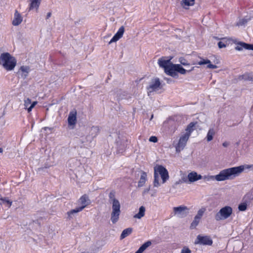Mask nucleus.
<instances>
[{
    "label": "nucleus",
    "mask_w": 253,
    "mask_h": 253,
    "mask_svg": "<svg viewBox=\"0 0 253 253\" xmlns=\"http://www.w3.org/2000/svg\"><path fill=\"white\" fill-rule=\"evenodd\" d=\"M253 167V165L240 166L223 169L218 174L214 176L215 179L218 181L227 179H232L243 171L245 168L250 169Z\"/></svg>",
    "instance_id": "f257e3e1"
},
{
    "label": "nucleus",
    "mask_w": 253,
    "mask_h": 253,
    "mask_svg": "<svg viewBox=\"0 0 253 253\" xmlns=\"http://www.w3.org/2000/svg\"><path fill=\"white\" fill-rule=\"evenodd\" d=\"M116 192L112 190L109 194V201L112 204V211L111 213V221L113 224L117 223L121 214V204L116 198Z\"/></svg>",
    "instance_id": "f03ea898"
},
{
    "label": "nucleus",
    "mask_w": 253,
    "mask_h": 253,
    "mask_svg": "<svg viewBox=\"0 0 253 253\" xmlns=\"http://www.w3.org/2000/svg\"><path fill=\"white\" fill-rule=\"evenodd\" d=\"M16 59L9 53L5 52L0 56V64L7 71L12 70L16 65Z\"/></svg>",
    "instance_id": "7ed1b4c3"
},
{
    "label": "nucleus",
    "mask_w": 253,
    "mask_h": 253,
    "mask_svg": "<svg viewBox=\"0 0 253 253\" xmlns=\"http://www.w3.org/2000/svg\"><path fill=\"white\" fill-rule=\"evenodd\" d=\"M233 212L232 208L230 206H225L222 208L214 216L216 221L226 219L229 217Z\"/></svg>",
    "instance_id": "20e7f679"
},
{
    "label": "nucleus",
    "mask_w": 253,
    "mask_h": 253,
    "mask_svg": "<svg viewBox=\"0 0 253 253\" xmlns=\"http://www.w3.org/2000/svg\"><path fill=\"white\" fill-rule=\"evenodd\" d=\"M160 175L163 183H165L169 178V172L167 169L162 165H157L154 167V172Z\"/></svg>",
    "instance_id": "39448f33"
},
{
    "label": "nucleus",
    "mask_w": 253,
    "mask_h": 253,
    "mask_svg": "<svg viewBox=\"0 0 253 253\" xmlns=\"http://www.w3.org/2000/svg\"><path fill=\"white\" fill-rule=\"evenodd\" d=\"M173 213L179 218L186 217L189 213V209L185 206H180L173 208Z\"/></svg>",
    "instance_id": "423d86ee"
},
{
    "label": "nucleus",
    "mask_w": 253,
    "mask_h": 253,
    "mask_svg": "<svg viewBox=\"0 0 253 253\" xmlns=\"http://www.w3.org/2000/svg\"><path fill=\"white\" fill-rule=\"evenodd\" d=\"M212 243V240L210 236L199 235L197 236L194 243L195 244L201 245L211 246Z\"/></svg>",
    "instance_id": "0eeeda50"
},
{
    "label": "nucleus",
    "mask_w": 253,
    "mask_h": 253,
    "mask_svg": "<svg viewBox=\"0 0 253 253\" xmlns=\"http://www.w3.org/2000/svg\"><path fill=\"white\" fill-rule=\"evenodd\" d=\"M189 138V133H185L179 138L178 144L176 146V152L179 153L185 147Z\"/></svg>",
    "instance_id": "6e6552de"
},
{
    "label": "nucleus",
    "mask_w": 253,
    "mask_h": 253,
    "mask_svg": "<svg viewBox=\"0 0 253 253\" xmlns=\"http://www.w3.org/2000/svg\"><path fill=\"white\" fill-rule=\"evenodd\" d=\"M166 57H163L158 60V63L160 67L163 68L164 70L168 67L170 63V60L172 58V57H170L169 59H166Z\"/></svg>",
    "instance_id": "1a4fd4ad"
},
{
    "label": "nucleus",
    "mask_w": 253,
    "mask_h": 253,
    "mask_svg": "<svg viewBox=\"0 0 253 253\" xmlns=\"http://www.w3.org/2000/svg\"><path fill=\"white\" fill-rule=\"evenodd\" d=\"M253 16H247L242 19H240L239 21L237 22L236 25L238 27H245L247 26L249 22L252 20Z\"/></svg>",
    "instance_id": "9d476101"
},
{
    "label": "nucleus",
    "mask_w": 253,
    "mask_h": 253,
    "mask_svg": "<svg viewBox=\"0 0 253 253\" xmlns=\"http://www.w3.org/2000/svg\"><path fill=\"white\" fill-rule=\"evenodd\" d=\"M77 112L76 110L72 111L70 112L68 118V122L70 126L75 125L77 122Z\"/></svg>",
    "instance_id": "9b49d317"
},
{
    "label": "nucleus",
    "mask_w": 253,
    "mask_h": 253,
    "mask_svg": "<svg viewBox=\"0 0 253 253\" xmlns=\"http://www.w3.org/2000/svg\"><path fill=\"white\" fill-rule=\"evenodd\" d=\"M161 84L159 79H156L154 82H152L151 84L149 85L148 87H147V89L149 91V92H152L154 91H156L160 87Z\"/></svg>",
    "instance_id": "f8f14e48"
},
{
    "label": "nucleus",
    "mask_w": 253,
    "mask_h": 253,
    "mask_svg": "<svg viewBox=\"0 0 253 253\" xmlns=\"http://www.w3.org/2000/svg\"><path fill=\"white\" fill-rule=\"evenodd\" d=\"M37 104V101H34L32 103L31 100L29 98H26L24 100V106L25 108L28 110V112H30L32 109Z\"/></svg>",
    "instance_id": "ddd939ff"
},
{
    "label": "nucleus",
    "mask_w": 253,
    "mask_h": 253,
    "mask_svg": "<svg viewBox=\"0 0 253 253\" xmlns=\"http://www.w3.org/2000/svg\"><path fill=\"white\" fill-rule=\"evenodd\" d=\"M243 48L253 50V44L240 42L238 43V45L235 47V49L237 50H241Z\"/></svg>",
    "instance_id": "4468645a"
},
{
    "label": "nucleus",
    "mask_w": 253,
    "mask_h": 253,
    "mask_svg": "<svg viewBox=\"0 0 253 253\" xmlns=\"http://www.w3.org/2000/svg\"><path fill=\"white\" fill-rule=\"evenodd\" d=\"M23 18L21 14L18 12L17 10H15L14 18L12 21V24L14 26L19 25L22 21Z\"/></svg>",
    "instance_id": "2eb2a0df"
},
{
    "label": "nucleus",
    "mask_w": 253,
    "mask_h": 253,
    "mask_svg": "<svg viewBox=\"0 0 253 253\" xmlns=\"http://www.w3.org/2000/svg\"><path fill=\"white\" fill-rule=\"evenodd\" d=\"M201 178L202 176L200 174L198 175L195 172H191L188 175V179L190 182L196 181L198 180L201 179Z\"/></svg>",
    "instance_id": "dca6fc26"
},
{
    "label": "nucleus",
    "mask_w": 253,
    "mask_h": 253,
    "mask_svg": "<svg viewBox=\"0 0 253 253\" xmlns=\"http://www.w3.org/2000/svg\"><path fill=\"white\" fill-rule=\"evenodd\" d=\"M29 1L30 2L29 10H31L36 9V11H38L41 2V0H29Z\"/></svg>",
    "instance_id": "f3484780"
},
{
    "label": "nucleus",
    "mask_w": 253,
    "mask_h": 253,
    "mask_svg": "<svg viewBox=\"0 0 253 253\" xmlns=\"http://www.w3.org/2000/svg\"><path fill=\"white\" fill-rule=\"evenodd\" d=\"M79 202L82 205V207H84V209L89 204V200L88 196L84 195L79 199Z\"/></svg>",
    "instance_id": "a211bd4d"
},
{
    "label": "nucleus",
    "mask_w": 253,
    "mask_h": 253,
    "mask_svg": "<svg viewBox=\"0 0 253 253\" xmlns=\"http://www.w3.org/2000/svg\"><path fill=\"white\" fill-rule=\"evenodd\" d=\"M195 0H182L181 2V6L184 9H188L189 6H192L194 4Z\"/></svg>",
    "instance_id": "6ab92c4d"
},
{
    "label": "nucleus",
    "mask_w": 253,
    "mask_h": 253,
    "mask_svg": "<svg viewBox=\"0 0 253 253\" xmlns=\"http://www.w3.org/2000/svg\"><path fill=\"white\" fill-rule=\"evenodd\" d=\"M176 71L182 75H185L187 72H189L194 70V67H193L190 70H186L184 69L180 64H175Z\"/></svg>",
    "instance_id": "aec40b11"
},
{
    "label": "nucleus",
    "mask_w": 253,
    "mask_h": 253,
    "mask_svg": "<svg viewBox=\"0 0 253 253\" xmlns=\"http://www.w3.org/2000/svg\"><path fill=\"white\" fill-rule=\"evenodd\" d=\"M147 180V174L145 172L143 171L141 173V175L140 179L138 183V187H141L144 186Z\"/></svg>",
    "instance_id": "412c9836"
},
{
    "label": "nucleus",
    "mask_w": 253,
    "mask_h": 253,
    "mask_svg": "<svg viewBox=\"0 0 253 253\" xmlns=\"http://www.w3.org/2000/svg\"><path fill=\"white\" fill-rule=\"evenodd\" d=\"M145 208L144 206H141L139 209V212L135 214L133 217L135 218L140 219L145 215Z\"/></svg>",
    "instance_id": "4be33fe9"
},
{
    "label": "nucleus",
    "mask_w": 253,
    "mask_h": 253,
    "mask_svg": "<svg viewBox=\"0 0 253 253\" xmlns=\"http://www.w3.org/2000/svg\"><path fill=\"white\" fill-rule=\"evenodd\" d=\"M84 209V207H80L77 208L75 209L72 210L67 212L68 218L71 219L73 217V215L75 213H77Z\"/></svg>",
    "instance_id": "5701e85b"
},
{
    "label": "nucleus",
    "mask_w": 253,
    "mask_h": 253,
    "mask_svg": "<svg viewBox=\"0 0 253 253\" xmlns=\"http://www.w3.org/2000/svg\"><path fill=\"white\" fill-rule=\"evenodd\" d=\"M152 243L150 241H148L144 243L138 249V250L135 253H142L148 247H149Z\"/></svg>",
    "instance_id": "b1692460"
},
{
    "label": "nucleus",
    "mask_w": 253,
    "mask_h": 253,
    "mask_svg": "<svg viewBox=\"0 0 253 253\" xmlns=\"http://www.w3.org/2000/svg\"><path fill=\"white\" fill-rule=\"evenodd\" d=\"M175 66V64L170 63V65L165 69V73L170 76L171 73L176 71V67Z\"/></svg>",
    "instance_id": "393cba45"
},
{
    "label": "nucleus",
    "mask_w": 253,
    "mask_h": 253,
    "mask_svg": "<svg viewBox=\"0 0 253 253\" xmlns=\"http://www.w3.org/2000/svg\"><path fill=\"white\" fill-rule=\"evenodd\" d=\"M132 232V228L131 227L124 229L120 236L121 239H123L130 235Z\"/></svg>",
    "instance_id": "a878e982"
},
{
    "label": "nucleus",
    "mask_w": 253,
    "mask_h": 253,
    "mask_svg": "<svg viewBox=\"0 0 253 253\" xmlns=\"http://www.w3.org/2000/svg\"><path fill=\"white\" fill-rule=\"evenodd\" d=\"M215 135V130L214 128H211L209 130L206 138L208 142H210L213 139V136Z\"/></svg>",
    "instance_id": "bb28decb"
},
{
    "label": "nucleus",
    "mask_w": 253,
    "mask_h": 253,
    "mask_svg": "<svg viewBox=\"0 0 253 253\" xmlns=\"http://www.w3.org/2000/svg\"><path fill=\"white\" fill-rule=\"evenodd\" d=\"M244 199L247 202H251L253 200V188L245 195Z\"/></svg>",
    "instance_id": "cd10ccee"
},
{
    "label": "nucleus",
    "mask_w": 253,
    "mask_h": 253,
    "mask_svg": "<svg viewBox=\"0 0 253 253\" xmlns=\"http://www.w3.org/2000/svg\"><path fill=\"white\" fill-rule=\"evenodd\" d=\"M124 33H116L115 35L112 38L109 43L110 44L114 42H116L120 39H121Z\"/></svg>",
    "instance_id": "c85d7f7f"
},
{
    "label": "nucleus",
    "mask_w": 253,
    "mask_h": 253,
    "mask_svg": "<svg viewBox=\"0 0 253 253\" xmlns=\"http://www.w3.org/2000/svg\"><path fill=\"white\" fill-rule=\"evenodd\" d=\"M196 124L197 123L191 122L187 126V128L186 129V131L187 132L186 133H189V136L190 135L191 133L194 130V127H195Z\"/></svg>",
    "instance_id": "c756f323"
},
{
    "label": "nucleus",
    "mask_w": 253,
    "mask_h": 253,
    "mask_svg": "<svg viewBox=\"0 0 253 253\" xmlns=\"http://www.w3.org/2000/svg\"><path fill=\"white\" fill-rule=\"evenodd\" d=\"M244 202L240 204L238 206V209L240 211H245L246 210L247 208V204L249 203L250 202H247L245 199H244Z\"/></svg>",
    "instance_id": "7c9ffc66"
},
{
    "label": "nucleus",
    "mask_w": 253,
    "mask_h": 253,
    "mask_svg": "<svg viewBox=\"0 0 253 253\" xmlns=\"http://www.w3.org/2000/svg\"><path fill=\"white\" fill-rule=\"evenodd\" d=\"M200 219H201L198 218L197 217L195 216L193 221L191 223L190 226V229H195L199 223Z\"/></svg>",
    "instance_id": "2f4dec72"
},
{
    "label": "nucleus",
    "mask_w": 253,
    "mask_h": 253,
    "mask_svg": "<svg viewBox=\"0 0 253 253\" xmlns=\"http://www.w3.org/2000/svg\"><path fill=\"white\" fill-rule=\"evenodd\" d=\"M154 186L155 187H158L160 186V183L159 182V175L155 172H154V179L153 182Z\"/></svg>",
    "instance_id": "473e14b6"
},
{
    "label": "nucleus",
    "mask_w": 253,
    "mask_h": 253,
    "mask_svg": "<svg viewBox=\"0 0 253 253\" xmlns=\"http://www.w3.org/2000/svg\"><path fill=\"white\" fill-rule=\"evenodd\" d=\"M206 211L205 208H202L200 209L197 212V214L195 216L197 217L198 218L201 219L202 217L203 216L204 212Z\"/></svg>",
    "instance_id": "72a5a7b5"
},
{
    "label": "nucleus",
    "mask_w": 253,
    "mask_h": 253,
    "mask_svg": "<svg viewBox=\"0 0 253 253\" xmlns=\"http://www.w3.org/2000/svg\"><path fill=\"white\" fill-rule=\"evenodd\" d=\"M179 62L181 64H182L184 66L190 65V64H189V63H188V61L182 57H181L179 58Z\"/></svg>",
    "instance_id": "f704fd0d"
},
{
    "label": "nucleus",
    "mask_w": 253,
    "mask_h": 253,
    "mask_svg": "<svg viewBox=\"0 0 253 253\" xmlns=\"http://www.w3.org/2000/svg\"><path fill=\"white\" fill-rule=\"evenodd\" d=\"M0 200L3 202V203H6L8 205V207H10L12 205V201L8 200L7 197H3L0 198Z\"/></svg>",
    "instance_id": "c9c22d12"
},
{
    "label": "nucleus",
    "mask_w": 253,
    "mask_h": 253,
    "mask_svg": "<svg viewBox=\"0 0 253 253\" xmlns=\"http://www.w3.org/2000/svg\"><path fill=\"white\" fill-rule=\"evenodd\" d=\"M211 61L209 59H201V60L198 62V64L199 65H202L207 64L208 63H210Z\"/></svg>",
    "instance_id": "e433bc0d"
},
{
    "label": "nucleus",
    "mask_w": 253,
    "mask_h": 253,
    "mask_svg": "<svg viewBox=\"0 0 253 253\" xmlns=\"http://www.w3.org/2000/svg\"><path fill=\"white\" fill-rule=\"evenodd\" d=\"M20 70L23 72L28 73L29 70V68L27 66H21L20 68Z\"/></svg>",
    "instance_id": "4c0bfd02"
},
{
    "label": "nucleus",
    "mask_w": 253,
    "mask_h": 253,
    "mask_svg": "<svg viewBox=\"0 0 253 253\" xmlns=\"http://www.w3.org/2000/svg\"><path fill=\"white\" fill-rule=\"evenodd\" d=\"M149 141L150 142L156 143L158 141V138L156 136H152L149 138Z\"/></svg>",
    "instance_id": "58836bf2"
},
{
    "label": "nucleus",
    "mask_w": 253,
    "mask_h": 253,
    "mask_svg": "<svg viewBox=\"0 0 253 253\" xmlns=\"http://www.w3.org/2000/svg\"><path fill=\"white\" fill-rule=\"evenodd\" d=\"M191 252L189 248L184 247L182 250L181 253H191Z\"/></svg>",
    "instance_id": "ea45409f"
},
{
    "label": "nucleus",
    "mask_w": 253,
    "mask_h": 253,
    "mask_svg": "<svg viewBox=\"0 0 253 253\" xmlns=\"http://www.w3.org/2000/svg\"><path fill=\"white\" fill-rule=\"evenodd\" d=\"M207 67L210 69H216L217 68V66L215 65H213L211 64V62L210 63H208Z\"/></svg>",
    "instance_id": "a19ab883"
},
{
    "label": "nucleus",
    "mask_w": 253,
    "mask_h": 253,
    "mask_svg": "<svg viewBox=\"0 0 253 253\" xmlns=\"http://www.w3.org/2000/svg\"><path fill=\"white\" fill-rule=\"evenodd\" d=\"M218 46L219 48L226 47V44L222 42H218Z\"/></svg>",
    "instance_id": "79ce46f5"
},
{
    "label": "nucleus",
    "mask_w": 253,
    "mask_h": 253,
    "mask_svg": "<svg viewBox=\"0 0 253 253\" xmlns=\"http://www.w3.org/2000/svg\"><path fill=\"white\" fill-rule=\"evenodd\" d=\"M170 76L173 78H177L178 76L176 71H174L173 73H171Z\"/></svg>",
    "instance_id": "37998d69"
},
{
    "label": "nucleus",
    "mask_w": 253,
    "mask_h": 253,
    "mask_svg": "<svg viewBox=\"0 0 253 253\" xmlns=\"http://www.w3.org/2000/svg\"><path fill=\"white\" fill-rule=\"evenodd\" d=\"M150 189V187L149 186L148 188L144 189V190L143 191V194H145L146 193H147L149 191Z\"/></svg>",
    "instance_id": "c03bdc74"
},
{
    "label": "nucleus",
    "mask_w": 253,
    "mask_h": 253,
    "mask_svg": "<svg viewBox=\"0 0 253 253\" xmlns=\"http://www.w3.org/2000/svg\"><path fill=\"white\" fill-rule=\"evenodd\" d=\"M125 30V28L123 26H122L118 31V32H124Z\"/></svg>",
    "instance_id": "a18cd8bd"
},
{
    "label": "nucleus",
    "mask_w": 253,
    "mask_h": 253,
    "mask_svg": "<svg viewBox=\"0 0 253 253\" xmlns=\"http://www.w3.org/2000/svg\"><path fill=\"white\" fill-rule=\"evenodd\" d=\"M229 145V143L228 142H224L222 143V145L224 147H227Z\"/></svg>",
    "instance_id": "49530a36"
},
{
    "label": "nucleus",
    "mask_w": 253,
    "mask_h": 253,
    "mask_svg": "<svg viewBox=\"0 0 253 253\" xmlns=\"http://www.w3.org/2000/svg\"><path fill=\"white\" fill-rule=\"evenodd\" d=\"M51 16V12H49L47 13L46 16V19H48L49 18H50Z\"/></svg>",
    "instance_id": "de8ad7c7"
},
{
    "label": "nucleus",
    "mask_w": 253,
    "mask_h": 253,
    "mask_svg": "<svg viewBox=\"0 0 253 253\" xmlns=\"http://www.w3.org/2000/svg\"><path fill=\"white\" fill-rule=\"evenodd\" d=\"M98 130V129L97 128V127H92L91 128V130L96 131V130Z\"/></svg>",
    "instance_id": "09e8293b"
},
{
    "label": "nucleus",
    "mask_w": 253,
    "mask_h": 253,
    "mask_svg": "<svg viewBox=\"0 0 253 253\" xmlns=\"http://www.w3.org/2000/svg\"><path fill=\"white\" fill-rule=\"evenodd\" d=\"M182 181H181V180H179V181H176V182H175V184H176V185H177V184H179L182 183Z\"/></svg>",
    "instance_id": "8fccbe9b"
},
{
    "label": "nucleus",
    "mask_w": 253,
    "mask_h": 253,
    "mask_svg": "<svg viewBox=\"0 0 253 253\" xmlns=\"http://www.w3.org/2000/svg\"><path fill=\"white\" fill-rule=\"evenodd\" d=\"M245 80H253V78H250L249 77H248V78H245Z\"/></svg>",
    "instance_id": "3c124183"
},
{
    "label": "nucleus",
    "mask_w": 253,
    "mask_h": 253,
    "mask_svg": "<svg viewBox=\"0 0 253 253\" xmlns=\"http://www.w3.org/2000/svg\"><path fill=\"white\" fill-rule=\"evenodd\" d=\"M213 38L216 39L217 40H221V39H222V38H218L217 37H213Z\"/></svg>",
    "instance_id": "603ef678"
},
{
    "label": "nucleus",
    "mask_w": 253,
    "mask_h": 253,
    "mask_svg": "<svg viewBox=\"0 0 253 253\" xmlns=\"http://www.w3.org/2000/svg\"><path fill=\"white\" fill-rule=\"evenodd\" d=\"M126 145V143H123V148L125 147V146Z\"/></svg>",
    "instance_id": "864d4df0"
},
{
    "label": "nucleus",
    "mask_w": 253,
    "mask_h": 253,
    "mask_svg": "<svg viewBox=\"0 0 253 253\" xmlns=\"http://www.w3.org/2000/svg\"><path fill=\"white\" fill-rule=\"evenodd\" d=\"M3 151V150L2 148H0V153H2Z\"/></svg>",
    "instance_id": "5fc2aeb1"
},
{
    "label": "nucleus",
    "mask_w": 253,
    "mask_h": 253,
    "mask_svg": "<svg viewBox=\"0 0 253 253\" xmlns=\"http://www.w3.org/2000/svg\"><path fill=\"white\" fill-rule=\"evenodd\" d=\"M153 118V115H152L151 116V119H150V120H151L152 119V118Z\"/></svg>",
    "instance_id": "6e6d98bb"
},
{
    "label": "nucleus",
    "mask_w": 253,
    "mask_h": 253,
    "mask_svg": "<svg viewBox=\"0 0 253 253\" xmlns=\"http://www.w3.org/2000/svg\"><path fill=\"white\" fill-rule=\"evenodd\" d=\"M117 145L119 146V142L118 141H117Z\"/></svg>",
    "instance_id": "4d7b16f0"
},
{
    "label": "nucleus",
    "mask_w": 253,
    "mask_h": 253,
    "mask_svg": "<svg viewBox=\"0 0 253 253\" xmlns=\"http://www.w3.org/2000/svg\"><path fill=\"white\" fill-rule=\"evenodd\" d=\"M123 149H124L123 148H120V150H119V151H121V150L123 151Z\"/></svg>",
    "instance_id": "13d9d810"
},
{
    "label": "nucleus",
    "mask_w": 253,
    "mask_h": 253,
    "mask_svg": "<svg viewBox=\"0 0 253 253\" xmlns=\"http://www.w3.org/2000/svg\"><path fill=\"white\" fill-rule=\"evenodd\" d=\"M152 196H154V193H153V194L151 195Z\"/></svg>",
    "instance_id": "bf43d9fd"
}]
</instances>
